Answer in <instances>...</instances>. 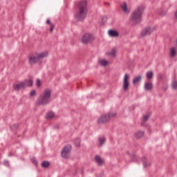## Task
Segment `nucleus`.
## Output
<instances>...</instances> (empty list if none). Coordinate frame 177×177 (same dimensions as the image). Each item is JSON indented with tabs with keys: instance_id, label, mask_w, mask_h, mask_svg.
Returning <instances> with one entry per match:
<instances>
[{
	"instance_id": "1",
	"label": "nucleus",
	"mask_w": 177,
	"mask_h": 177,
	"mask_svg": "<svg viewBox=\"0 0 177 177\" xmlns=\"http://www.w3.org/2000/svg\"><path fill=\"white\" fill-rule=\"evenodd\" d=\"M86 15H88V1L86 0H82L77 5V12L75 15V18L78 21H82V20H85Z\"/></svg>"
},
{
	"instance_id": "2",
	"label": "nucleus",
	"mask_w": 177,
	"mask_h": 177,
	"mask_svg": "<svg viewBox=\"0 0 177 177\" xmlns=\"http://www.w3.org/2000/svg\"><path fill=\"white\" fill-rule=\"evenodd\" d=\"M143 10H145V7L139 6L131 12L130 15V22L131 23V24H133V26H136V24H139V23L142 21Z\"/></svg>"
},
{
	"instance_id": "3",
	"label": "nucleus",
	"mask_w": 177,
	"mask_h": 177,
	"mask_svg": "<svg viewBox=\"0 0 177 177\" xmlns=\"http://www.w3.org/2000/svg\"><path fill=\"white\" fill-rule=\"evenodd\" d=\"M52 95V92L50 89L46 88L44 91L43 93H41L37 100V104L38 106H46V104H49L50 103V95Z\"/></svg>"
},
{
	"instance_id": "4",
	"label": "nucleus",
	"mask_w": 177,
	"mask_h": 177,
	"mask_svg": "<svg viewBox=\"0 0 177 177\" xmlns=\"http://www.w3.org/2000/svg\"><path fill=\"white\" fill-rule=\"evenodd\" d=\"M48 56V52L45 51L41 53H33L28 55V62L30 66L37 64L41 59H44Z\"/></svg>"
},
{
	"instance_id": "5",
	"label": "nucleus",
	"mask_w": 177,
	"mask_h": 177,
	"mask_svg": "<svg viewBox=\"0 0 177 177\" xmlns=\"http://www.w3.org/2000/svg\"><path fill=\"white\" fill-rule=\"evenodd\" d=\"M116 115H117L115 113H108L106 115H104L97 119V124H106V122H109V121L111 120V117H115Z\"/></svg>"
},
{
	"instance_id": "6",
	"label": "nucleus",
	"mask_w": 177,
	"mask_h": 177,
	"mask_svg": "<svg viewBox=\"0 0 177 177\" xmlns=\"http://www.w3.org/2000/svg\"><path fill=\"white\" fill-rule=\"evenodd\" d=\"M71 151V145L65 146L62 152L61 156L62 158H68L70 157V152Z\"/></svg>"
},
{
	"instance_id": "7",
	"label": "nucleus",
	"mask_w": 177,
	"mask_h": 177,
	"mask_svg": "<svg viewBox=\"0 0 177 177\" xmlns=\"http://www.w3.org/2000/svg\"><path fill=\"white\" fill-rule=\"evenodd\" d=\"M93 40V35L91 33H86L82 36V44H89Z\"/></svg>"
},
{
	"instance_id": "8",
	"label": "nucleus",
	"mask_w": 177,
	"mask_h": 177,
	"mask_svg": "<svg viewBox=\"0 0 177 177\" xmlns=\"http://www.w3.org/2000/svg\"><path fill=\"white\" fill-rule=\"evenodd\" d=\"M129 80V75L128 73H126L123 78V91H127L129 89V82L128 81Z\"/></svg>"
},
{
	"instance_id": "9",
	"label": "nucleus",
	"mask_w": 177,
	"mask_h": 177,
	"mask_svg": "<svg viewBox=\"0 0 177 177\" xmlns=\"http://www.w3.org/2000/svg\"><path fill=\"white\" fill-rule=\"evenodd\" d=\"M153 31H154L153 28H151V27L146 28L142 30L141 37H147V35H150V34H151Z\"/></svg>"
},
{
	"instance_id": "10",
	"label": "nucleus",
	"mask_w": 177,
	"mask_h": 177,
	"mask_svg": "<svg viewBox=\"0 0 177 177\" xmlns=\"http://www.w3.org/2000/svg\"><path fill=\"white\" fill-rule=\"evenodd\" d=\"M14 91H20L22 88H26V84L20 82L12 86Z\"/></svg>"
},
{
	"instance_id": "11",
	"label": "nucleus",
	"mask_w": 177,
	"mask_h": 177,
	"mask_svg": "<svg viewBox=\"0 0 177 177\" xmlns=\"http://www.w3.org/2000/svg\"><path fill=\"white\" fill-rule=\"evenodd\" d=\"M94 159L97 165L102 166L104 164V160L99 155H95Z\"/></svg>"
},
{
	"instance_id": "12",
	"label": "nucleus",
	"mask_w": 177,
	"mask_h": 177,
	"mask_svg": "<svg viewBox=\"0 0 177 177\" xmlns=\"http://www.w3.org/2000/svg\"><path fill=\"white\" fill-rule=\"evenodd\" d=\"M106 142V138L105 137H100L97 140V145L99 147H102Z\"/></svg>"
},
{
	"instance_id": "13",
	"label": "nucleus",
	"mask_w": 177,
	"mask_h": 177,
	"mask_svg": "<svg viewBox=\"0 0 177 177\" xmlns=\"http://www.w3.org/2000/svg\"><path fill=\"white\" fill-rule=\"evenodd\" d=\"M144 89L145 91H151V89H153V84L151 82H146L144 86Z\"/></svg>"
},
{
	"instance_id": "14",
	"label": "nucleus",
	"mask_w": 177,
	"mask_h": 177,
	"mask_svg": "<svg viewBox=\"0 0 177 177\" xmlns=\"http://www.w3.org/2000/svg\"><path fill=\"white\" fill-rule=\"evenodd\" d=\"M143 135H145V131H138L135 133V138L136 139H140V138H143Z\"/></svg>"
},
{
	"instance_id": "15",
	"label": "nucleus",
	"mask_w": 177,
	"mask_h": 177,
	"mask_svg": "<svg viewBox=\"0 0 177 177\" xmlns=\"http://www.w3.org/2000/svg\"><path fill=\"white\" fill-rule=\"evenodd\" d=\"M142 161L144 168H146L147 167H150V165H151L150 162H147L146 157H142Z\"/></svg>"
},
{
	"instance_id": "16",
	"label": "nucleus",
	"mask_w": 177,
	"mask_h": 177,
	"mask_svg": "<svg viewBox=\"0 0 177 177\" xmlns=\"http://www.w3.org/2000/svg\"><path fill=\"white\" fill-rule=\"evenodd\" d=\"M109 35H110V37H118V32L113 30H109Z\"/></svg>"
},
{
	"instance_id": "17",
	"label": "nucleus",
	"mask_w": 177,
	"mask_h": 177,
	"mask_svg": "<svg viewBox=\"0 0 177 177\" xmlns=\"http://www.w3.org/2000/svg\"><path fill=\"white\" fill-rule=\"evenodd\" d=\"M140 80H142V76L140 75L134 77L133 79V84H138L140 81Z\"/></svg>"
},
{
	"instance_id": "18",
	"label": "nucleus",
	"mask_w": 177,
	"mask_h": 177,
	"mask_svg": "<svg viewBox=\"0 0 177 177\" xmlns=\"http://www.w3.org/2000/svg\"><path fill=\"white\" fill-rule=\"evenodd\" d=\"M23 83L25 84V86H32L33 84V82L31 79L26 80Z\"/></svg>"
},
{
	"instance_id": "19",
	"label": "nucleus",
	"mask_w": 177,
	"mask_h": 177,
	"mask_svg": "<svg viewBox=\"0 0 177 177\" xmlns=\"http://www.w3.org/2000/svg\"><path fill=\"white\" fill-rule=\"evenodd\" d=\"M121 8L122 12H124V13H128V8L127 7V3H123V5L121 6Z\"/></svg>"
},
{
	"instance_id": "20",
	"label": "nucleus",
	"mask_w": 177,
	"mask_h": 177,
	"mask_svg": "<svg viewBox=\"0 0 177 177\" xmlns=\"http://www.w3.org/2000/svg\"><path fill=\"white\" fill-rule=\"evenodd\" d=\"M53 117H55V113L52 111H50L46 114V120H51Z\"/></svg>"
},
{
	"instance_id": "21",
	"label": "nucleus",
	"mask_w": 177,
	"mask_h": 177,
	"mask_svg": "<svg viewBox=\"0 0 177 177\" xmlns=\"http://www.w3.org/2000/svg\"><path fill=\"white\" fill-rule=\"evenodd\" d=\"M50 165V163L46 160H44L41 162L42 168H48Z\"/></svg>"
},
{
	"instance_id": "22",
	"label": "nucleus",
	"mask_w": 177,
	"mask_h": 177,
	"mask_svg": "<svg viewBox=\"0 0 177 177\" xmlns=\"http://www.w3.org/2000/svg\"><path fill=\"white\" fill-rule=\"evenodd\" d=\"M176 55V50L174 48H170V56L171 57H175V55Z\"/></svg>"
},
{
	"instance_id": "23",
	"label": "nucleus",
	"mask_w": 177,
	"mask_h": 177,
	"mask_svg": "<svg viewBox=\"0 0 177 177\" xmlns=\"http://www.w3.org/2000/svg\"><path fill=\"white\" fill-rule=\"evenodd\" d=\"M46 23L47 24H50V32H52V31H53V28H55V26H53V24L50 23L49 19H47Z\"/></svg>"
},
{
	"instance_id": "24",
	"label": "nucleus",
	"mask_w": 177,
	"mask_h": 177,
	"mask_svg": "<svg viewBox=\"0 0 177 177\" xmlns=\"http://www.w3.org/2000/svg\"><path fill=\"white\" fill-rule=\"evenodd\" d=\"M98 63H100V64L101 66H107V64H109V62L104 60V59H100L99 60Z\"/></svg>"
},
{
	"instance_id": "25",
	"label": "nucleus",
	"mask_w": 177,
	"mask_h": 177,
	"mask_svg": "<svg viewBox=\"0 0 177 177\" xmlns=\"http://www.w3.org/2000/svg\"><path fill=\"white\" fill-rule=\"evenodd\" d=\"M146 77L147 78H148V80H151V78H153V72L152 71L147 72Z\"/></svg>"
},
{
	"instance_id": "26",
	"label": "nucleus",
	"mask_w": 177,
	"mask_h": 177,
	"mask_svg": "<svg viewBox=\"0 0 177 177\" xmlns=\"http://www.w3.org/2000/svg\"><path fill=\"white\" fill-rule=\"evenodd\" d=\"M75 145H76V146L77 147H80V145H81V140L80 138H76L75 140Z\"/></svg>"
},
{
	"instance_id": "27",
	"label": "nucleus",
	"mask_w": 177,
	"mask_h": 177,
	"mask_svg": "<svg viewBox=\"0 0 177 177\" xmlns=\"http://www.w3.org/2000/svg\"><path fill=\"white\" fill-rule=\"evenodd\" d=\"M149 118H150V116H149V115H145L142 120V122H146V121L149 120Z\"/></svg>"
},
{
	"instance_id": "28",
	"label": "nucleus",
	"mask_w": 177,
	"mask_h": 177,
	"mask_svg": "<svg viewBox=\"0 0 177 177\" xmlns=\"http://www.w3.org/2000/svg\"><path fill=\"white\" fill-rule=\"evenodd\" d=\"M109 56H112V57H114L115 56V50H112L111 53H109Z\"/></svg>"
},
{
	"instance_id": "29",
	"label": "nucleus",
	"mask_w": 177,
	"mask_h": 177,
	"mask_svg": "<svg viewBox=\"0 0 177 177\" xmlns=\"http://www.w3.org/2000/svg\"><path fill=\"white\" fill-rule=\"evenodd\" d=\"M173 89H177V82H174L171 84Z\"/></svg>"
},
{
	"instance_id": "30",
	"label": "nucleus",
	"mask_w": 177,
	"mask_h": 177,
	"mask_svg": "<svg viewBox=\"0 0 177 177\" xmlns=\"http://www.w3.org/2000/svg\"><path fill=\"white\" fill-rule=\"evenodd\" d=\"M36 85L38 87L41 86V80H39V79L36 80Z\"/></svg>"
},
{
	"instance_id": "31",
	"label": "nucleus",
	"mask_w": 177,
	"mask_h": 177,
	"mask_svg": "<svg viewBox=\"0 0 177 177\" xmlns=\"http://www.w3.org/2000/svg\"><path fill=\"white\" fill-rule=\"evenodd\" d=\"M32 162H33L35 165H38V161H37V159H35V158H32Z\"/></svg>"
},
{
	"instance_id": "32",
	"label": "nucleus",
	"mask_w": 177,
	"mask_h": 177,
	"mask_svg": "<svg viewBox=\"0 0 177 177\" xmlns=\"http://www.w3.org/2000/svg\"><path fill=\"white\" fill-rule=\"evenodd\" d=\"M102 20L104 23H106V21H107V17H102Z\"/></svg>"
},
{
	"instance_id": "33",
	"label": "nucleus",
	"mask_w": 177,
	"mask_h": 177,
	"mask_svg": "<svg viewBox=\"0 0 177 177\" xmlns=\"http://www.w3.org/2000/svg\"><path fill=\"white\" fill-rule=\"evenodd\" d=\"M3 164L6 167H9V161L8 160H5L3 162Z\"/></svg>"
},
{
	"instance_id": "34",
	"label": "nucleus",
	"mask_w": 177,
	"mask_h": 177,
	"mask_svg": "<svg viewBox=\"0 0 177 177\" xmlns=\"http://www.w3.org/2000/svg\"><path fill=\"white\" fill-rule=\"evenodd\" d=\"M34 95H35V91L32 90L30 93V96H34Z\"/></svg>"
},
{
	"instance_id": "35",
	"label": "nucleus",
	"mask_w": 177,
	"mask_h": 177,
	"mask_svg": "<svg viewBox=\"0 0 177 177\" xmlns=\"http://www.w3.org/2000/svg\"><path fill=\"white\" fill-rule=\"evenodd\" d=\"M13 127H14V128H17L19 127V124H15L13 125Z\"/></svg>"
},
{
	"instance_id": "36",
	"label": "nucleus",
	"mask_w": 177,
	"mask_h": 177,
	"mask_svg": "<svg viewBox=\"0 0 177 177\" xmlns=\"http://www.w3.org/2000/svg\"><path fill=\"white\" fill-rule=\"evenodd\" d=\"M12 156H13V153H8V156H9V157H12Z\"/></svg>"
},
{
	"instance_id": "37",
	"label": "nucleus",
	"mask_w": 177,
	"mask_h": 177,
	"mask_svg": "<svg viewBox=\"0 0 177 177\" xmlns=\"http://www.w3.org/2000/svg\"><path fill=\"white\" fill-rule=\"evenodd\" d=\"M175 17L177 19V11L175 12Z\"/></svg>"
},
{
	"instance_id": "38",
	"label": "nucleus",
	"mask_w": 177,
	"mask_h": 177,
	"mask_svg": "<svg viewBox=\"0 0 177 177\" xmlns=\"http://www.w3.org/2000/svg\"><path fill=\"white\" fill-rule=\"evenodd\" d=\"M141 125H143V122H142V123H141Z\"/></svg>"
},
{
	"instance_id": "39",
	"label": "nucleus",
	"mask_w": 177,
	"mask_h": 177,
	"mask_svg": "<svg viewBox=\"0 0 177 177\" xmlns=\"http://www.w3.org/2000/svg\"><path fill=\"white\" fill-rule=\"evenodd\" d=\"M176 44H177V40H176Z\"/></svg>"
}]
</instances>
